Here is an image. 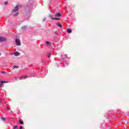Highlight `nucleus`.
<instances>
[{
  "mask_svg": "<svg viewBox=\"0 0 129 129\" xmlns=\"http://www.w3.org/2000/svg\"><path fill=\"white\" fill-rule=\"evenodd\" d=\"M2 73H3V74H5V73H6V72H2Z\"/></svg>",
  "mask_w": 129,
  "mask_h": 129,
  "instance_id": "21",
  "label": "nucleus"
},
{
  "mask_svg": "<svg viewBox=\"0 0 129 129\" xmlns=\"http://www.w3.org/2000/svg\"><path fill=\"white\" fill-rule=\"evenodd\" d=\"M15 41L17 46H21V41L19 39H16Z\"/></svg>",
  "mask_w": 129,
  "mask_h": 129,
  "instance_id": "1",
  "label": "nucleus"
},
{
  "mask_svg": "<svg viewBox=\"0 0 129 129\" xmlns=\"http://www.w3.org/2000/svg\"><path fill=\"white\" fill-rule=\"evenodd\" d=\"M67 32L69 34H70L72 32V30L71 29H67Z\"/></svg>",
  "mask_w": 129,
  "mask_h": 129,
  "instance_id": "9",
  "label": "nucleus"
},
{
  "mask_svg": "<svg viewBox=\"0 0 129 129\" xmlns=\"http://www.w3.org/2000/svg\"><path fill=\"white\" fill-rule=\"evenodd\" d=\"M1 119L3 121H6V119L5 117H1Z\"/></svg>",
  "mask_w": 129,
  "mask_h": 129,
  "instance_id": "13",
  "label": "nucleus"
},
{
  "mask_svg": "<svg viewBox=\"0 0 129 129\" xmlns=\"http://www.w3.org/2000/svg\"><path fill=\"white\" fill-rule=\"evenodd\" d=\"M19 79H21V80H22V79H26V78H28V76H22V77H19V78H18Z\"/></svg>",
  "mask_w": 129,
  "mask_h": 129,
  "instance_id": "7",
  "label": "nucleus"
},
{
  "mask_svg": "<svg viewBox=\"0 0 129 129\" xmlns=\"http://www.w3.org/2000/svg\"><path fill=\"white\" fill-rule=\"evenodd\" d=\"M14 128H15V129L18 128V125H15V126H14Z\"/></svg>",
  "mask_w": 129,
  "mask_h": 129,
  "instance_id": "18",
  "label": "nucleus"
},
{
  "mask_svg": "<svg viewBox=\"0 0 129 129\" xmlns=\"http://www.w3.org/2000/svg\"><path fill=\"white\" fill-rule=\"evenodd\" d=\"M9 109H10L9 108H7V110H9Z\"/></svg>",
  "mask_w": 129,
  "mask_h": 129,
  "instance_id": "22",
  "label": "nucleus"
},
{
  "mask_svg": "<svg viewBox=\"0 0 129 129\" xmlns=\"http://www.w3.org/2000/svg\"><path fill=\"white\" fill-rule=\"evenodd\" d=\"M49 18H50V19H52V20H56L57 21H59V20H60L59 18H54V16L51 15H49Z\"/></svg>",
  "mask_w": 129,
  "mask_h": 129,
  "instance_id": "2",
  "label": "nucleus"
},
{
  "mask_svg": "<svg viewBox=\"0 0 129 129\" xmlns=\"http://www.w3.org/2000/svg\"><path fill=\"white\" fill-rule=\"evenodd\" d=\"M19 123L20 124H24V122L22 120H19Z\"/></svg>",
  "mask_w": 129,
  "mask_h": 129,
  "instance_id": "12",
  "label": "nucleus"
},
{
  "mask_svg": "<svg viewBox=\"0 0 129 129\" xmlns=\"http://www.w3.org/2000/svg\"><path fill=\"white\" fill-rule=\"evenodd\" d=\"M46 44H47V45H51V43H50V42H49V41H46Z\"/></svg>",
  "mask_w": 129,
  "mask_h": 129,
  "instance_id": "14",
  "label": "nucleus"
},
{
  "mask_svg": "<svg viewBox=\"0 0 129 129\" xmlns=\"http://www.w3.org/2000/svg\"><path fill=\"white\" fill-rule=\"evenodd\" d=\"M19 7H20V8H22V6H19Z\"/></svg>",
  "mask_w": 129,
  "mask_h": 129,
  "instance_id": "24",
  "label": "nucleus"
},
{
  "mask_svg": "<svg viewBox=\"0 0 129 129\" xmlns=\"http://www.w3.org/2000/svg\"><path fill=\"white\" fill-rule=\"evenodd\" d=\"M0 88L1 87H2L3 86V84H4V83H8V82L7 81H2V80H0Z\"/></svg>",
  "mask_w": 129,
  "mask_h": 129,
  "instance_id": "5",
  "label": "nucleus"
},
{
  "mask_svg": "<svg viewBox=\"0 0 129 129\" xmlns=\"http://www.w3.org/2000/svg\"><path fill=\"white\" fill-rule=\"evenodd\" d=\"M8 4H9V3H8V2H6L5 3V6H7V5H8Z\"/></svg>",
  "mask_w": 129,
  "mask_h": 129,
  "instance_id": "16",
  "label": "nucleus"
},
{
  "mask_svg": "<svg viewBox=\"0 0 129 129\" xmlns=\"http://www.w3.org/2000/svg\"><path fill=\"white\" fill-rule=\"evenodd\" d=\"M4 41H7V38L0 36V42H4Z\"/></svg>",
  "mask_w": 129,
  "mask_h": 129,
  "instance_id": "4",
  "label": "nucleus"
},
{
  "mask_svg": "<svg viewBox=\"0 0 129 129\" xmlns=\"http://www.w3.org/2000/svg\"><path fill=\"white\" fill-rule=\"evenodd\" d=\"M0 101H2V99L0 98Z\"/></svg>",
  "mask_w": 129,
  "mask_h": 129,
  "instance_id": "23",
  "label": "nucleus"
},
{
  "mask_svg": "<svg viewBox=\"0 0 129 129\" xmlns=\"http://www.w3.org/2000/svg\"><path fill=\"white\" fill-rule=\"evenodd\" d=\"M45 19H44V20H43V21H45Z\"/></svg>",
  "mask_w": 129,
  "mask_h": 129,
  "instance_id": "25",
  "label": "nucleus"
},
{
  "mask_svg": "<svg viewBox=\"0 0 129 129\" xmlns=\"http://www.w3.org/2000/svg\"><path fill=\"white\" fill-rule=\"evenodd\" d=\"M1 53H0V56H1Z\"/></svg>",
  "mask_w": 129,
  "mask_h": 129,
  "instance_id": "26",
  "label": "nucleus"
},
{
  "mask_svg": "<svg viewBox=\"0 0 129 129\" xmlns=\"http://www.w3.org/2000/svg\"><path fill=\"white\" fill-rule=\"evenodd\" d=\"M20 129H23V126H21L20 127Z\"/></svg>",
  "mask_w": 129,
  "mask_h": 129,
  "instance_id": "19",
  "label": "nucleus"
},
{
  "mask_svg": "<svg viewBox=\"0 0 129 129\" xmlns=\"http://www.w3.org/2000/svg\"><path fill=\"white\" fill-rule=\"evenodd\" d=\"M19 11V6H17L15 9H13V13H16V12H18Z\"/></svg>",
  "mask_w": 129,
  "mask_h": 129,
  "instance_id": "3",
  "label": "nucleus"
},
{
  "mask_svg": "<svg viewBox=\"0 0 129 129\" xmlns=\"http://www.w3.org/2000/svg\"><path fill=\"white\" fill-rule=\"evenodd\" d=\"M13 54L14 55H15V56H16V57H18V56H19L20 55V52H13L12 53V55H13Z\"/></svg>",
  "mask_w": 129,
  "mask_h": 129,
  "instance_id": "6",
  "label": "nucleus"
},
{
  "mask_svg": "<svg viewBox=\"0 0 129 129\" xmlns=\"http://www.w3.org/2000/svg\"><path fill=\"white\" fill-rule=\"evenodd\" d=\"M57 26L59 27V28H62V25L60 23H57L56 24Z\"/></svg>",
  "mask_w": 129,
  "mask_h": 129,
  "instance_id": "8",
  "label": "nucleus"
},
{
  "mask_svg": "<svg viewBox=\"0 0 129 129\" xmlns=\"http://www.w3.org/2000/svg\"><path fill=\"white\" fill-rule=\"evenodd\" d=\"M55 17H61V14L60 13H57L55 14Z\"/></svg>",
  "mask_w": 129,
  "mask_h": 129,
  "instance_id": "10",
  "label": "nucleus"
},
{
  "mask_svg": "<svg viewBox=\"0 0 129 129\" xmlns=\"http://www.w3.org/2000/svg\"><path fill=\"white\" fill-rule=\"evenodd\" d=\"M51 55V53H49V55H48V58H50V56Z\"/></svg>",
  "mask_w": 129,
  "mask_h": 129,
  "instance_id": "20",
  "label": "nucleus"
},
{
  "mask_svg": "<svg viewBox=\"0 0 129 129\" xmlns=\"http://www.w3.org/2000/svg\"><path fill=\"white\" fill-rule=\"evenodd\" d=\"M26 29H27V26H23V27H22V29L23 31H25V30H26Z\"/></svg>",
  "mask_w": 129,
  "mask_h": 129,
  "instance_id": "11",
  "label": "nucleus"
},
{
  "mask_svg": "<svg viewBox=\"0 0 129 129\" xmlns=\"http://www.w3.org/2000/svg\"><path fill=\"white\" fill-rule=\"evenodd\" d=\"M14 68H19V67L17 66H14Z\"/></svg>",
  "mask_w": 129,
  "mask_h": 129,
  "instance_id": "17",
  "label": "nucleus"
},
{
  "mask_svg": "<svg viewBox=\"0 0 129 129\" xmlns=\"http://www.w3.org/2000/svg\"><path fill=\"white\" fill-rule=\"evenodd\" d=\"M18 15H19V13H16L14 15V17H17V16H18Z\"/></svg>",
  "mask_w": 129,
  "mask_h": 129,
  "instance_id": "15",
  "label": "nucleus"
}]
</instances>
